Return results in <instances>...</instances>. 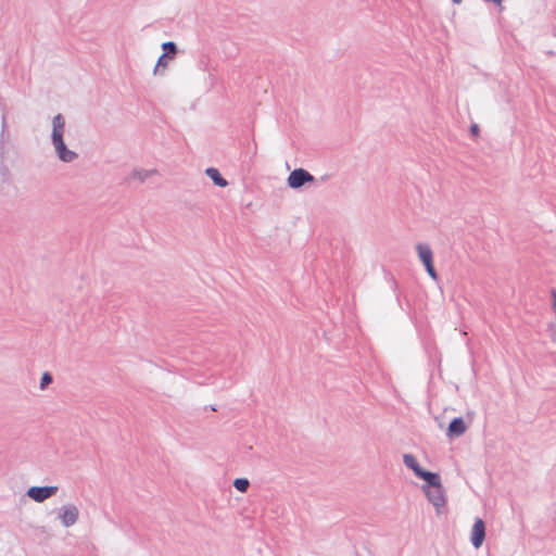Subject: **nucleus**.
Listing matches in <instances>:
<instances>
[{
  "instance_id": "nucleus-1",
  "label": "nucleus",
  "mask_w": 556,
  "mask_h": 556,
  "mask_svg": "<svg viewBox=\"0 0 556 556\" xmlns=\"http://www.w3.org/2000/svg\"><path fill=\"white\" fill-rule=\"evenodd\" d=\"M53 130H52V141L55 147V150L60 156V159L64 162H71L75 157V153L67 150L65 143L63 141V132L65 122L61 114L54 116L52 121Z\"/></svg>"
},
{
  "instance_id": "nucleus-2",
  "label": "nucleus",
  "mask_w": 556,
  "mask_h": 556,
  "mask_svg": "<svg viewBox=\"0 0 556 556\" xmlns=\"http://www.w3.org/2000/svg\"><path fill=\"white\" fill-rule=\"evenodd\" d=\"M433 477L434 478H427L425 480L426 484L422 486V490L427 498L437 508L438 513H440L441 509L445 507L446 497L444 495L440 476L433 472Z\"/></svg>"
},
{
  "instance_id": "nucleus-3",
  "label": "nucleus",
  "mask_w": 556,
  "mask_h": 556,
  "mask_svg": "<svg viewBox=\"0 0 556 556\" xmlns=\"http://www.w3.org/2000/svg\"><path fill=\"white\" fill-rule=\"evenodd\" d=\"M416 249L420 261L426 267L427 273L432 279L437 280L438 275L433 266V253L431 249L426 244H418Z\"/></svg>"
},
{
  "instance_id": "nucleus-4",
  "label": "nucleus",
  "mask_w": 556,
  "mask_h": 556,
  "mask_svg": "<svg viewBox=\"0 0 556 556\" xmlns=\"http://www.w3.org/2000/svg\"><path fill=\"white\" fill-rule=\"evenodd\" d=\"M58 491L56 486H31L27 491V495L35 502H43L54 495Z\"/></svg>"
},
{
  "instance_id": "nucleus-5",
  "label": "nucleus",
  "mask_w": 556,
  "mask_h": 556,
  "mask_svg": "<svg viewBox=\"0 0 556 556\" xmlns=\"http://www.w3.org/2000/svg\"><path fill=\"white\" fill-rule=\"evenodd\" d=\"M313 180L314 177L308 172L302 168L294 169L288 177V184L291 188H300L305 182Z\"/></svg>"
},
{
  "instance_id": "nucleus-6",
  "label": "nucleus",
  "mask_w": 556,
  "mask_h": 556,
  "mask_svg": "<svg viewBox=\"0 0 556 556\" xmlns=\"http://www.w3.org/2000/svg\"><path fill=\"white\" fill-rule=\"evenodd\" d=\"M403 460H404V464L409 469H412L417 477H419L424 480H426L427 478H434L433 472L427 471L420 467V465L418 464L415 456H413L410 454H406V455H404Z\"/></svg>"
},
{
  "instance_id": "nucleus-7",
  "label": "nucleus",
  "mask_w": 556,
  "mask_h": 556,
  "mask_svg": "<svg viewBox=\"0 0 556 556\" xmlns=\"http://www.w3.org/2000/svg\"><path fill=\"white\" fill-rule=\"evenodd\" d=\"M485 536V526L482 519L477 518L475 520L472 530H471V543L476 548H479Z\"/></svg>"
},
{
  "instance_id": "nucleus-8",
  "label": "nucleus",
  "mask_w": 556,
  "mask_h": 556,
  "mask_svg": "<svg viewBox=\"0 0 556 556\" xmlns=\"http://www.w3.org/2000/svg\"><path fill=\"white\" fill-rule=\"evenodd\" d=\"M78 515L79 511L75 505H67L62 508L60 519L63 526L71 527L77 521Z\"/></svg>"
},
{
  "instance_id": "nucleus-9",
  "label": "nucleus",
  "mask_w": 556,
  "mask_h": 556,
  "mask_svg": "<svg viewBox=\"0 0 556 556\" xmlns=\"http://www.w3.org/2000/svg\"><path fill=\"white\" fill-rule=\"evenodd\" d=\"M466 431V425L462 418H455L451 421L448 429H447V435L458 437L462 435Z\"/></svg>"
},
{
  "instance_id": "nucleus-10",
  "label": "nucleus",
  "mask_w": 556,
  "mask_h": 556,
  "mask_svg": "<svg viewBox=\"0 0 556 556\" xmlns=\"http://www.w3.org/2000/svg\"><path fill=\"white\" fill-rule=\"evenodd\" d=\"M206 175L219 187H226L228 185L227 180L222 177L220 173L216 168H207Z\"/></svg>"
},
{
  "instance_id": "nucleus-11",
  "label": "nucleus",
  "mask_w": 556,
  "mask_h": 556,
  "mask_svg": "<svg viewBox=\"0 0 556 556\" xmlns=\"http://www.w3.org/2000/svg\"><path fill=\"white\" fill-rule=\"evenodd\" d=\"M249 481L243 478H238L235 480L233 485L240 492H245L249 488Z\"/></svg>"
},
{
  "instance_id": "nucleus-12",
  "label": "nucleus",
  "mask_w": 556,
  "mask_h": 556,
  "mask_svg": "<svg viewBox=\"0 0 556 556\" xmlns=\"http://www.w3.org/2000/svg\"><path fill=\"white\" fill-rule=\"evenodd\" d=\"M150 174H152V172H147V170H137V172H134L132 173V178L134 179H138L140 181L144 180V178H147Z\"/></svg>"
},
{
  "instance_id": "nucleus-13",
  "label": "nucleus",
  "mask_w": 556,
  "mask_h": 556,
  "mask_svg": "<svg viewBox=\"0 0 556 556\" xmlns=\"http://www.w3.org/2000/svg\"><path fill=\"white\" fill-rule=\"evenodd\" d=\"M163 49L165 51V54L170 53L172 56L176 53V46L174 42H165L163 43Z\"/></svg>"
},
{
  "instance_id": "nucleus-14",
  "label": "nucleus",
  "mask_w": 556,
  "mask_h": 556,
  "mask_svg": "<svg viewBox=\"0 0 556 556\" xmlns=\"http://www.w3.org/2000/svg\"><path fill=\"white\" fill-rule=\"evenodd\" d=\"M52 381V376L49 372H45L41 377L40 388L45 389Z\"/></svg>"
},
{
  "instance_id": "nucleus-15",
  "label": "nucleus",
  "mask_w": 556,
  "mask_h": 556,
  "mask_svg": "<svg viewBox=\"0 0 556 556\" xmlns=\"http://www.w3.org/2000/svg\"><path fill=\"white\" fill-rule=\"evenodd\" d=\"M165 59H166V54H163L162 56H160V59H159V61H157V64H156V67H155V72L157 71V68H159L160 66L165 67V66L167 65V63H166Z\"/></svg>"
},
{
  "instance_id": "nucleus-16",
  "label": "nucleus",
  "mask_w": 556,
  "mask_h": 556,
  "mask_svg": "<svg viewBox=\"0 0 556 556\" xmlns=\"http://www.w3.org/2000/svg\"><path fill=\"white\" fill-rule=\"evenodd\" d=\"M551 295H552V306H553L554 312L556 313V290H552Z\"/></svg>"
},
{
  "instance_id": "nucleus-17",
  "label": "nucleus",
  "mask_w": 556,
  "mask_h": 556,
  "mask_svg": "<svg viewBox=\"0 0 556 556\" xmlns=\"http://www.w3.org/2000/svg\"><path fill=\"white\" fill-rule=\"evenodd\" d=\"M471 132H472L473 135H478V132H479V127H478L477 125H472V126H471Z\"/></svg>"
},
{
  "instance_id": "nucleus-18",
  "label": "nucleus",
  "mask_w": 556,
  "mask_h": 556,
  "mask_svg": "<svg viewBox=\"0 0 556 556\" xmlns=\"http://www.w3.org/2000/svg\"><path fill=\"white\" fill-rule=\"evenodd\" d=\"M455 4L462 3L463 0H452Z\"/></svg>"
}]
</instances>
